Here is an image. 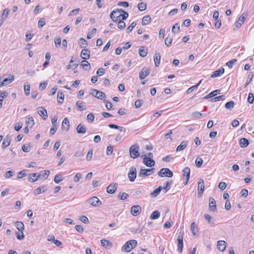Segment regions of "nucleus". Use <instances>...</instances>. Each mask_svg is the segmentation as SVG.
Segmentation results:
<instances>
[{
  "label": "nucleus",
  "instance_id": "obj_1",
  "mask_svg": "<svg viewBox=\"0 0 254 254\" xmlns=\"http://www.w3.org/2000/svg\"><path fill=\"white\" fill-rule=\"evenodd\" d=\"M137 241L135 240H131L127 241L122 247V250L129 252L137 245Z\"/></svg>",
  "mask_w": 254,
  "mask_h": 254
},
{
  "label": "nucleus",
  "instance_id": "obj_2",
  "mask_svg": "<svg viewBox=\"0 0 254 254\" xmlns=\"http://www.w3.org/2000/svg\"><path fill=\"white\" fill-rule=\"evenodd\" d=\"M158 175L160 177H167L171 178L173 177V172L167 168H162L158 172Z\"/></svg>",
  "mask_w": 254,
  "mask_h": 254
},
{
  "label": "nucleus",
  "instance_id": "obj_3",
  "mask_svg": "<svg viewBox=\"0 0 254 254\" xmlns=\"http://www.w3.org/2000/svg\"><path fill=\"white\" fill-rule=\"evenodd\" d=\"M138 150L139 146L137 144L132 145L129 149L130 157L132 158H136L138 157L139 156Z\"/></svg>",
  "mask_w": 254,
  "mask_h": 254
},
{
  "label": "nucleus",
  "instance_id": "obj_4",
  "mask_svg": "<svg viewBox=\"0 0 254 254\" xmlns=\"http://www.w3.org/2000/svg\"><path fill=\"white\" fill-rule=\"evenodd\" d=\"M155 172V169L154 168H151V169H142L141 168L140 172L138 174V177L141 178H143L145 177L148 176L153 173H154Z\"/></svg>",
  "mask_w": 254,
  "mask_h": 254
},
{
  "label": "nucleus",
  "instance_id": "obj_5",
  "mask_svg": "<svg viewBox=\"0 0 254 254\" xmlns=\"http://www.w3.org/2000/svg\"><path fill=\"white\" fill-rule=\"evenodd\" d=\"M128 178L129 180L132 182H133L136 177V170L134 167H131L129 169V172L128 173Z\"/></svg>",
  "mask_w": 254,
  "mask_h": 254
},
{
  "label": "nucleus",
  "instance_id": "obj_6",
  "mask_svg": "<svg viewBox=\"0 0 254 254\" xmlns=\"http://www.w3.org/2000/svg\"><path fill=\"white\" fill-rule=\"evenodd\" d=\"M178 241V250L180 253L183 252V234L182 232H180L179 236L177 238Z\"/></svg>",
  "mask_w": 254,
  "mask_h": 254
},
{
  "label": "nucleus",
  "instance_id": "obj_7",
  "mask_svg": "<svg viewBox=\"0 0 254 254\" xmlns=\"http://www.w3.org/2000/svg\"><path fill=\"white\" fill-rule=\"evenodd\" d=\"M88 203L94 207H99L102 203L99 199L96 196H93L88 199Z\"/></svg>",
  "mask_w": 254,
  "mask_h": 254
},
{
  "label": "nucleus",
  "instance_id": "obj_8",
  "mask_svg": "<svg viewBox=\"0 0 254 254\" xmlns=\"http://www.w3.org/2000/svg\"><path fill=\"white\" fill-rule=\"evenodd\" d=\"M150 69L148 67H144L139 72V77L140 79H143L150 73Z\"/></svg>",
  "mask_w": 254,
  "mask_h": 254
},
{
  "label": "nucleus",
  "instance_id": "obj_9",
  "mask_svg": "<svg viewBox=\"0 0 254 254\" xmlns=\"http://www.w3.org/2000/svg\"><path fill=\"white\" fill-rule=\"evenodd\" d=\"M141 210V207L140 205H133L131 207V213L134 216H137Z\"/></svg>",
  "mask_w": 254,
  "mask_h": 254
},
{
  "label": "nucleus",
  "instance_id": "obj_10",
  "mask_svg": "<svg viewBox=\"0 0 254 254\" xmlns=\"http://www.w3.org/2000/svg\"><path fill=\"white\" fill-rule=\"evenodd\" d=\"M38 114L43 118L44 120H46L48 118L47 110L43 107H39L37 111Z\"/></svg>",
  "mask_w": 254,
  "mask_h": 254
},
{
  "label": "nucleus",
  "instance_id": "obj_11",
  "mask_svg": "<svg viewBox=\"0 0 254 254\" xmlns=\"http://www.w3.org/2000/svg\"><path fill=\"white\" fill-rule=\"evenodd\" d=\"M41 176V175L38 173H32L29 174L28 181L31 183H34L37 181Z\"/></svg>",
  "mask_w": 254,
  "mask_h": 254
},
{
  "label": "nucleus",
  "instance_id": "obj_12",
  "mask_svg": "<svg viewBox=\"0 0 254 254\" xmlns=\"http://www.w3.org/2000/svg\"><path fill=\"white\" fill-rule=\"evenodd\" d=\"M143 163L147 167H151L155 165V161L154 160L148 158L146 156H145L143 158Z\"/></svg>",
  "mask_w": 254,
  "mask_h": 254
},
{
  "label": "nucleus",
  "instance_id": "obj_13",
  "mask_svg": "<svg viewBox=\"0 0 254 254\" xmlns=\"http://www.w3.org/2000/svg\"><path fill=\"white\" fill-rule=\"evenodd\" d=\"M183 176L186 177V182H185V185H186L188 184L189 179L190 178V169L188 167H185L183 170Z\"/></svg>",
  "mask_w": 254,
  "mask_h": 254
},
{
  "label": "nucleus",
  "instance_id": "obj_14",
  "mask_svg": "<svg viewBox=\"0 0 254 254\" xmlns=\"http://www.w3.org/2000/svg\"><path fill=\"white\" fill-rule=\"evenodd\" d=\"M117 183H112L107 188V192L110 194L114 193L117 189Z\"/></svg>",
  "mask_w": 254,
  "mask_h": 254
},
{
  "label": "nucleus",
  "instance_id": "obj_15",
  "mask_svg": "<svg viewBox=\"0 0 254 254\" xmlns=\"http://www.w3.org/2000/svg\"><path fill=\"white\" fill-rule=\"evenodd\" d=\"M217 249L221 252L225 251L226 248V243L224 241L220 240L217 242Z\"/></svg>",
  "mask_w": 254,
  "mask_h": 254
},
{
  "label": "nucleus",
  "instance_id": "obj_16",
  "mask_svg": "<svg viewBox=\"0 0 254 254\" xmlns=\"http://www.w3.org/2000/svg\"><path fill=\"white\" fill-rule=\"evenodd\" d=\"M204 183L202 180H200L198 182L197 191L198 194L201 195L204 191Z\"/></svg>",
  "mask_w": 254,
  "mask_h": 254
},
{
  "label": "nucleus",
  "instance_id": "obj_17",
  "mask_svg": "<svg viewBox=\"0 0 254 254\" xmlns=\"http://www.w3.org/2000/svg\"><path fill=\"white\" fill-rule=\"evenodd\" d=\"M209 208L210 211H214L216 209V204L215 199L210 197L209 199Z\"/></svg>",
  "mask_w": 254,
  "mask_h": 254
},
{
  "label": "nucleus",
  "instance_id": "obj_18",
  "mask_svg": "<svg viewBox=\"0 0 254 254\" xmlns=\"http://www.w3.org/2000/svg\"><path fill=\"white\" fill-rule=\"evenodd\" d=\"M224 72V68L221 67L220 68L213 72V73L211 75V78H215L219 77Z\"/></svg>",
  "mask_w": 254,
  "mask_h": 254
},
{
  "label": "nucleus",
  "instance_id": "obj_19",
  "mask_svg": "<svg viewBox=\"0 0 254 254\" xmlns=\"http://www.w3.org/2000/svg\"><path fill=\"white\" fill-rule=\"evenodd\" d=\"M14 79V75H10L9 77L4 78L2 80V82L0 83V85L2 86H6L8 84L12 82Z\"/></svg>",
  "mask_w": 254,
  "mask_h": 254
},
{
  "label": "nucleus",
  "instance_id": "obj_20",
  "mask_svg": "<svg viewBox=\"0 0 254 254\" xmlns=\"http://www.w3.org/2000/svg\"><path fill=\"white\" fill-rule=\"evenodd\" d=\"M246 19V16L244 15V13H243L238 18L236 23V26L238 28L241 27L243 24L245 20Z\"/></svg>",
  "mask_w": 254,
  "mask_h": 254
},
{
  "label": "nucleus",
  "instance_id": "obj_21",
  "mask_svg": "<svg viewBox=\"0 0 254 254\" xmlns=\"http://www.w3.org/2000/svg\"><path fill=\"white\" fill-rule=\"evenodd\" d=\"M80 57L84 60L88 59L90 57V51L87 49H84L81 51Z\"/></svg>",
  "mask_w": 254,
  "mask_h": 254
},
{
  "label": "nucleus",
  "instance_id": "obj_22",
  "mask_svg": "<svg viewBox=\"0 0 254 254\" xmlns=\"http://www.w3.org/2000/svg\"><path fill=\"white\" fill-rule=\"evenodd\" d=\"M93 92H95L94 97L98 99L102 100L106 97L105 94L102 91H98L96 89H93Z\"/></svg>",
  "mask_w": 254,
  "mask_h": 254
},
{
  "label": "nucleus",
  "instance_id": "obj_23",
  "mask_svg": "<svg viewBox=\"0 0 254 254\" xmlns=\"http://www.w3.org/2000/svg\"><path fill=\"white\" fill-rule=\"evenodd\" d=\"M153 59L155 66L158 67L160 64L161 56L160 54L157 52H155Z\"/></svg>",
  "mask_w": 254,
  "mask_h": 254
},
{
  "label": "nucleus",
  "instance_id": "obj_24",
  "mask_svg": "<svg viewBox=\"0 0 254 254\" xmlns=\"http://www.w3.org/2000/svg\"><path fill=\"white\" fill-rule=\"evenodd\" d=\"M69 127V122L67 118H64L62 122V128L65 129L66 131L68 130Z\"/></svg>",
  "mask_w": 254,
  "mask_h": 254
},
{
  "label": "nucleus",
  "instance_id": "obj_25",
  "mask_svg": "<svg viewBox=\"0 0 254 254\" xmlns=\"http://www.w3.org/2000/svg\"><path fill=\"white\" fill-rule=\"evenodd\" d=\"M249 144V142L248 139L246 138H241L239 140V145L241 148H245L248 146Z\"/></svg>",
  "mask_w": 254,
  "mask_h": 254
},
{
  "label": "nucleus",
  "instance_id": "obj_26",
  "mask_svg": "<svg viewBox=\"0 0 254 254\" xmlns=\"http://www.w3.org/2000/svg\"><path fill=\"white\" fill-rule=\"evenodd\" d=\"M101 243L103 247L106 249H110L112 247V244L109 241L103 239L101 241Z\"/></svg>",
  "mask_w": 254,
  "mask_h": 254
},
{
  "label": "nucleus",
  "instance_id": "obj_27",
  "mask_svg": "<svg viewBox=\"0 0 254 254\" xmlns=\"http://www.w3.org/2000/svg\"><path fill=\"white\" fill-rule=\"evenodd\" d=\"M188 141L185 140L183 141L177 147V151H180L184 150L188 145Z\"/></svg>",
  "mask_w": 254,
  "mask_h": 254
},
{
  "label": "nucleus",
  "instance_id": "obj_28",
  "mask_svg": "<svg viewBox=\"0 0 254 254\" xmlns=\"http://www.w3.org/2000/svg\"><path fill=\"white\" fill-rule=\"evenodd\" d=\"M151 21V16L150 15H146L142 18L141 24L142 25H146L148 24Z\"/></svg>",
  "mask_w": 254,
  "mask_h": 254
},
{
  "label": "nucleus",
  "instance_id": "obj_29",
  "mask_svg": "<svg viewBox=\"0 0 254 254\" xmlns=\"http://www.w3.org/2000/svg\"><path fill=\"white\" fill-rule=\"evenodd\" d=\"M81 65L84 68L85 70H90L91 66L90 63L87 61H82L81 62Z\"/></svg>",
  "mask_w": 254,
  "mask_h": 254
},
{
  "label": "nucleus",
  "instance_id": "obj_30",
  "mask_svg": "<svg viewBox=\"0 0 254 254\" xmlns=\"http://www.w3.org/2000/svg\"><path fill=\"white\" fill-rule=\"evenodd\" d=\"M116 13L117 11L113 10L110 14V17L114 21H117L118 19H119V18H120L121 16V14L116 16L115 14Z\"/></svg>",
  "mask_w": 254,
  "mask_h": 254
},
{
  "label": "nucleus",
  "instance_id": "obj_31",
  "mask_svg": "<svg viewBox=\"0 0 254 254\" xmlns=\"http://www.w3.org/2000/svg\"><path fill=\"white\" fill-rule=\"evenodd\" d=\"M219 90H215L213 91L212 92H210L207 95H206L205 97H203L204 99H208L209 98H211L213 97H214L215 96L217 95L220 92Z\"/></svg>",
  "mask_w": 254,
  "mask_h": 254
},
{
  "label": "nucleus",
  "instance_id": "obj_32",
  "mask_svg": "<svg viewBox=\"0 0 254 254\" xmlns=\"http://www.w3.org/2000/svg\"><path fill=\"white\" fill-rule=\"evenodd\" d=\"M76 130L78 133H84L86 132V127L80 124L77 126Z\"/></svg>",
  "mask_w": 254,
  "mask_h": 254
},
{
  "label": "nucleus",
  "instance_id": "obj_33",
  "mask_svg": "<svg viewBox=\"0 0 254 254\" xmlns=\"http://www.w3.org/2000/svg\"><path fill=\"white\" fill-rule=\"evenodd\" d=\"M15 226L16 228L19 230V232H23L24 229V225L22 222L17 221L15 223Z\"/></svg>",
  "mask_w": 254,
  "mask_h": 254
},
{
  "label": "nucleus",
  "instance_id": "obj_34",
  "mask_svg": "<svg viewBox=\"0 0 254 254\" xmlns=\"http://www.w3.org/2000/svg\"><path fill=\"white\" fill-rule=\"evenodd\" d=\"M64 99V95L63 92L58 93L57 95L58 103L62 104Z\"/></svg>",
  "mask_w": 254,
  "mask_h": 254
},
{
  "label": "nucleus",
  "instance_id": "obj_35",
  "mask_svg": "<svg viewBox=\"0 0 254 254\" xmlns=\"http://www.w3.org/2000/svg\"><path fill=\"white\" fill-rule=\"evenodd\" d=\"M162 190V187L161 186L159 187L158 188L154 190L150 194V195L152 197L157 196L160 192L161 190Z\"/></svg>",
  "mask_w": 254,
  "mask_h": 254
},
{
  "label": "nucleus",
  "instance_id": "obj_36",
  "mask_svg": "<svg viewBox=\"0 0 254 254\" xmlns=\"http://www.w3.org/2000/svg\"><path fill=\"white\" fill-rule=\"evenodd\" d=\"M10 144V139L8 136H6L4 139L2 143V147L3 148H5L7 146H8Z\"/></svg>",
  "mask_w": 254,
  "mask_h": 254
},
{
  "label": "nucleus",
  "instance_id": "obj_37",
  "mask_svg": "<svg viewBox=\"0 0 254 254\" xmlns=\"http://www.w3.org/2000/svg\"><path fill=\"white\" fill-rule=\"evenodd\" d=\"M139 54L141 57H145L147 54V50L144 47H141L139 49Z\"/></svg>",
  "mask_w": 254,
  "mask_h": 254
},
{
  "label": "nucleus",
  "instance_id": "obj_38",
  "mask_svg": "<svg viewBox=\"0 0 254 254\" xmlns=\"http://www.w3.org/2000/svg\"><path fill=\"white\" fill-rule=\"evenodd\" d=\"M160 212L157 210H155L151 214L150 218L153 220L157 219L160 217Z\"/></svg>",
  "mask_w": 254,
  "mask_h": 254
},
{
  "label": "nucleus",
  "instance_id": "obj_39",
  "mask_svg": "<svg viewBox=\"0 0 254 254\" xmlns=\"http://www.w3.org/2000/svg\"><path fill=\"white\" fill-rule=\"evenodd\" d=\"M45 187L42 186L38 188L34 192L35 195H37L40 194L41 193L44 192L45 191V190L44 189Z\"/></svg>",
  "mask_w": 254,
  "mask_h": 254
},
{
  "label": "nucleus",
  "instance_id": "obj_40",
  "mask_svg": "<svg viewBox=\"0 0 254 254\" xmlns=\"http://www.w3.org/2000/svg\"><path fill=\"white\" fill-rule=\"evenodd\" d=\"M201 80H200L199 82L196 84V85H193L191 87H190V88H189L188 90L187 91V94H190V93L191 92H192L195 88H196L201 83Z\"/></svg>",
  "mask_w": 254,
  "mask_h": 254
},
{
  "label": "nucleus",
  "instance_id": "obj_41",
  "mask_svg": "<svg viewBox=\"0 0 254 254\" xmlns=\"http://www.w3.org/2000/svg\"><path fill=\"white\" fill-rule=\"evenodd\" d=\"M9 10L8 9H4L2 12V15H0L4 20H5L8 16Z\"/></svg>",
  "mask_w": 254,
  "mask_h": 254
},
{
  "label": "nucleus",
  "instance_id": "obj_42",
  "mask_svg": "<svg viewBox=\"0 0 254 254\" xmlns=\"http://www.w3.org/2000/svg\"><path fill=\"white\" fill-rule=\"evenodd\" d=\"M204 218L210 224H213L214 222V219L212 218L209 214H205L204 215Z\"/></svg>",
  "mask_w": 254,
  "mask_h": 254
},
{
  "label": "nucleus",
  "instance_id": "obj_43",
  "mask_svg": "<svg viewBox=\"0 0 254 254\" xmlns=\"http://www.w3.org/2000/svg\"><path fill=\"white\" fill-rule=\"evenodd\" d=\"M234 102L233 101H230L225 104V107L227 109H231L234 107Z\"/></svg>",
  "mask_w": 254,
  "mask_h": 254
},
{
  "label": "nucleus",
  "instance_id": "obj_44",
  "mask_svg": "<svg viewBox=\"0 0 254 254\" xmlns=\"http://www.w3.org/2000/svg\"><path fill=\"white\" fill-rule=\"evenodd\" d=\"M225 99L224 95H220L213 98L211 99V101L213 102H216L220 100H224Z\"/></svg>",
  "mask_w": 254,
  "mask_h": 254
},
{
  "label": "nucleus",
  "instance_id": "obj_45",
  "mask_svg": "<svg viewBox=\"0 0 254 254\" xmlns=\"http://www.w3.org/2000/svg\"><path fill=\"white\" fill-rule=\"evenodd\" d=\"M76 107L77 108V109L80 111L86 109L85 107H83L82 105V102L80 101H77L76 102Z\"/></svg>",
  "mask_w": 254,
  "mask_h": 254
},
{
  "label": "nucleus",
  "instance_id": "obj_46",
  "mask_svg": "<svg viewBox=\"0 0 254 254\" xmlns=\"http://www.w3.org/2000/svg\"><path fill=\"white\" fill-rule=\"evenodd\" d=\"M24 90L25 94L26 95H29L30 94V85L29 84H25L24 85Z\"/></svg>",
  "mask_w": 254,
  "mask_h": 254
},
{
  "label": "nucleus",
  "instance_id": "obj_47",
  "mask_svg": "<svg viewBox=\"0 0 254 254\" xmlns=\"http://www.w3.org/2000/svg\"><path fill=\"white\" fill-rule=\"evenodd\" d=\"M26 124L27 126L31 125V127L34 126V120L32 117L27 118Z\"/></svg>",
  "mask_w": 254,
  "mask_h": 254
},
{
  "label": "nucleus",
  "instance_id": "obj_48",
  "mask_svg": "<svg viewBox=\"0 0 254 254\" xmlns=\"http://www.w3.org/2000/svg\"><path fill=\"white\" fill-rule=\"evenodd\" d=\"M203 160L199 157H197L195 160V165L197 167H200L202 165Z\"/></svg>",
  "mask_w": 254,
  "mask_h": 254
},
{
  "label": "nucleus",
  "instance_id": "obj_49",
  "mask_svg": "<svg viewBox=\"0 0 254 254\" xmlns=\"http://www.w3.org/2000/svg\"><path fill=\"white\" fill-rule=\"evenodd\" d=\"M136 25V23L134 21L132 22L131 24L127 28V32L130 33Z\"/></svg>",
  "mask_w": 254,
  "mask_h": 254
},
{
  "label": "nucleus",
  "instance_id": "obj_50",
  "mask_svg": "<svg viewBox=\"0 0 254 254\" xmlns=\"http://www.w3.org/2000/svg\"><path fill=\"white\" fill-rule=\"evenodd\" d=\"M247 101L250 104H252L254 102V94L252 93H249Z\"/></svg>",
  "mask_w": 254,
  "mask_h": 254
},
{
  "label": "nucleus",
  "instance_id": "obj_51",
  "mask_svg": "<svg viewBox=\"0 0 254 254\" xmlns=\"http://www.w3.org/2000/svg\"><path fill=\"white\" fill-rule=\"evenodd\" d=\"M138 8L140 11L144 10L146 8V4L144 2H140L138 4Z\"/></svg>",
  "mask_w": 254,
  "mask_h": 254
},
{
  "label": "nucleus",
  "instance_id": "obj_52",
  "mask_svg": "<svg viewBox=\"0 0 254 254\" xmlns=\"http://www.w3.org/2000/svg\"><path fill=\"white\" fill-rule=\"evenodd\" d=\"M171 185H172V181L167 182L166 183L165 186H164L163 188H162V189L165 190V192H166L169 190L170 189Z\"/></svg>",
  "mask_w": 254,
  "mask_h": 254
},
{
  "label": "nucleus",
  "instance_id": "obj_53",
  "mask_svg": "<svg viewBox=\"0 0 254 254\" xmlns=\"http://www.w3.org/2000/svg\"><path fill=\"white\" fill-rule=\"evenodd\" d=\"M94 115L93 113H89L87 116V119L88 120V122L92 123L94 120Z\"/></svg>",
  "mask_w": 254,
  "mask_h": 254
},
{
  "label": "nucleus",
  "instance_id": "obj_54",
  "mask_svg": "<svg viewBox=\"0 0 254 254\" xmlns=\"http://www.w3.org/2000/svg\"><path fill=\"white\" fill-rule=\"evenodd\" d=\"M79 220L83 223H85V224H88L89 223V220H88V218L84 216V215H82L79 218Z\"/></svg>",
  "mask_w": 254,
  "mask_h": 254
},
{
  "label": "nucleus",
  "instance_id": "obj_55",
  "mask_svg": "<svg viewBox=\"0 0 254 254\" xmlns=\"http://www.w3.org/2000/svg\"><path fill=\"white\" fill-rule=\"evenodd\" d=\"M190 227H191V232H192V234L193 235H195L196 234L195 230L197 229V226H196L195 223L194 222H192L191 224Z\"/></svg>",
  "mask_w": 254,
  "mask_h": 254
},
{
  "label": "nucleus",
  "instance_id": "obj_56",
  "mask_svg": "<svg viewBox=\"0 0 254 254\" xmlns=\"http://www.w3.org/2000/svg\"><path fill=\"white\" fill-rule=\"evenodd\" d=\"M87 45V42L86 40H85L84 39H83V38H81L80 39V47L82 48H83V47H85V45Z\"/></svg>",
  "mask_w": 254,
  "mask_h": 254
},
{
  "label": "nucleus",
  "instance_id": "obj_57",
  "mask_svg": "<svg viewBox=\"0 0 254 254\" xmlns=\"http://www.w3.org/2000/svg\"><path fill=\"white\" fill-rule=\"evenodd\" d=\"M16 238L19 240H22L24 238V235L23 232H17L16 233Z\"/></svg>",
  "mask_w": 254,
  "mask_h": 254
},
{
  "label": "nucleus",
  "instance_id": "obj_58",
  "mask_svg": "<svg viewBox=\"0 0 254 254\" xmlns=\"http://www.w3.org/2000/svg\"><path fill=\"white\" fill-rule=\"evenodd\" d=\"M62 179H61V175L60 174H57L55 176L54 178V181L56 183L59 184L62 181Z\"/></svg>",
  "mask_w": 254,
  "mask_h": 254
},
{
  "label": "nucleus",
  "instance_id": "obj_59",
  "mask_svg": "<svg viewBox=\"0 0 254 254\" xmlns=\"http://www.w3.org/2000/svg\"><path fill=\"white\" fill-rule=\"evenodd\" d=\"M172 42V39L168 37H166L165 40V44L166 46L169 47L171 45Z\"/></svg>",
  "mask_w": 254,
  "mask_h": 254
},
{
  "label": "nucleus",
  "instance_id": "obj_60",
  "mask_svg": "<svg viewBox=\"0 0 254 254\" xmlns=\"http://www.w3.org/2000/svg\"><path fill=\"white\" fill-rule=\"evenodd\" d=\"M104 103H105V106L108 110H110L112 109L113 105L110 102L105 100Z\"/></svg>",
  "mask_w": 254,
  "mask_h": 254
},
{
  "label": "nucleus",
  "instance_id": "obj_61",
  "mask_svg": "<svg viewBox=\"0 0 254 254\" xmlns=\"http://www.w3.org/2000/svg\"><path fill=\"white\" fill-rule=\"evenodd\" d=\"M26 176V171L22 170L18 173L17 178L21 179L22 177H25Z\"/></svg>",
  "mask_w": 254,
  "mask_h": 254
},
{
  "label": "nucleus",
  "instance_id": "obj_62",
  "mask_svg": "<svg viewBox=\"0 0 254 254\" xmlns=\"http://www.w3.org/2000/svg\"><path fill=\"white\" fill-rule=\"evenodd\" d=\"M126 27V23L123 21V20H119V21L118 22V27L119 29H123Z\"/></svg>",
  "mask_w": 254,
  "mask_h": 254
},
{
  "label": "nucleus",
  "instance_id": "obj_63",
  "mask_svg": "<svg viewBox=\"0 0 254 254\" xmlns=\"http://www.w3.org/2000/svg\"><path fill=\"white\" fill-rule=\"evenodd\" d=\"M127 197H128V194L126 192H123L118 196V197L121 200H125Z\"/></svg>",
  "mask_w": 254,
  "mask_h": 254
},
{
  "label": "nucleus",
  "instance_id": "obj_64",
  "mask_svg": "<svg viewBox=\"0 0 254 254\" xmlns=\"http://www.w3.org/2000/svg\"><path fill=\"white\" fill-rule=\"evenodd\" d=\"M227 187L226 183L221 182L219 184L218 188L222 190H224Z\"/></svg>",
  "mask_w": 254,
  "mask_h": 254
}]
</instances>
